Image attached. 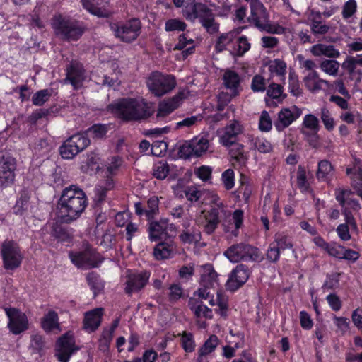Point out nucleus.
Returning <instances> with one entry per match:
<instances>
[{"label":"nucleus","mask_w":362,"mask_h":362,"mask_svg":"<svg viewBox=\"0 0 362 362\" xmlns=\"http://www.w3.org/2000/svg\"><path fill=\"white\" fill-rule=\"evenodd\" d=\"M306 174L305 168L303 165H299L296 172V185L303 193L310 191V183Z\"/></svg>","instance_id":"44"},{"label":"nucleus","mask_w":362,"mask_h":362,"mask_svg":"<svg viewBox=\"0 0 362 362\" xmlns=\"http://www.w3.org/2000/svg\"><path fill=\"white\" fill-rule=\"evenodd\" d=\"M353 192L348 189L341 187L334 189V196L341 209L346 208L349 211H358L361 206L358 201L351 197Z\"/></svg>","instance_id":"22"},{"label":"nucleus","mask_w":362,"mask_h":362,"mask_svg":"<svg viewBox=\"0 0 362 362\" xmlns=\"http://www.w3.org/2000/svg\"><path fill=\"white\" fill-rule=\"evenodd\" d=\"M362 66V54H357L356 57H349L344 62L342 66L346 69L350 74H358L359 75L358 80L362 77V71L356 69V66Z\"/></svg>","instance_id":"41"},{"label":"nucleus","mask_w":362,"mask_h":362,"mask_svg":"<svg viewBox=\"0 0 362 362\" xmlns=\"http://www.w3.org/2000/svg\"><path fill=\"white\" fill-rule=\"evenodd\" d=\"M181 343L185 351L192 352L194 350L195 344L191 333L184 332L181 337Z\"/></svg>","instance_id":"64"},{"label":"nucleus","mask_w":362,"mask_h":362,"mask_svg":"<svg viewBox=\"0 0 362 362\" xmlns=\"http://www.w3.org/2000/svg\"><path fill=\"white\" fill-rule=\"evenodd\" d=\"M280 250H285L293 248V240L291 237L284 234L279 233L275 235V241L274 243Z\"/></svg>","instance_id":"55"},{"label":"nucleus","mask_w":362,"mask_h":362,"mask_svg":"<svg viewBox=\"0 0 362 362\" xmlns=\"http://www.w3.org/2000/svg\"><path fill=\"white\" fill-rule=\"evenodd\" d=\"M235 35L233 33H228L221 35L216 44V49L218 52L229 49L230 44H233Z\"/></svg>","instance_id":"53"},{"label":"nucleus","mask_w":362,"mask_h":362,"mask_svg":"<svg viewBox=\"0 0 362 362\" xmlns=\"http://www.w3.org/2000/svg\"><path fill=\"white\" fill-rule=\"evenodd\" d=\"M305 88L312 93H317L325 88L331 89L333 85L327 80L320 78L317 71L309 72L303 78Z\"/></svg>","instance_id":"24"},{"label":"nucleus","mask_w":362,"mask_h":362,"mask_svg":"<svg viewBox=\"0 0 362 362\" xmlns=\"http://www.w3.org/2000/svg\"><path fill=\"white\" fill-rule=\"evenodd\" d=\"M288 90L291 95L298 97L303 90L300 87L298 76L294 71H290L288 76Z\"/></svg>","instance_id":"50"},{"label":"nucleus","mask_w":362,"mask_h":362,"mask_svg":"<svg viewBox=\"0 0 362 362\" xmlns=\"http://www.w3.org/2000/svg\"><path fill=\"white\" fill-rule=\"evenodd\" d=\"M218 212L215 209H210L209 211H203L197 218L199 225L203 227L207 234H211L217 228L220 220Z\"/></svg>","instance_id":"23"},{"label":"nucleus","mask_w":362,"mask_h":362,"mask_svg":"<svg viewBox=\"0 0 362 362\" xmlns=\"http://www.w3.org/2000/svg\"><path fill=\"white\" fill-rule=\"evenodd\" d=\"M302 110L296 105L282 108L278 113L277 120L274 125L278 131H281L291 125L300 117Z\"/></svg>","instance_id":"21"},{"label":"nucleus","mask_w":362,"mask_h":362,"mask_svg":"<svg viewBox=\"0 0 362 362\" xmlns=\"http://www.w3.org/2000/svg\"><path fill=\"white\" fill-rule=\"evenodd\" d=\"M124 164V160L119 156H112L109 157L104 165V172L107 177L112 178L116 175Z\"/></svg>","instance_id":"35"},{"label":"nucleus","mask_w":362,"mask_h":362,"mask_svg":"<svg viewBox=\"0 0 362 362\" xmlns=\"http://www.w3.org/2000/svg\"><path fill=\"white\" fill-rule=\"evenodd\" d=\"M90 144L84 134H76L69 137L60 147V154L64 159H71Z\"/></svg>","instance_id":"11"},{"label":"nucleus","mask_w":362,"mask_h":362,"mask_svg":"<svg viewBox=\"0 0 362 362\" xmlns=\"http://www.w3.org/2000/svg\"><path fill=\"white\" fill-rule=\"evenodd\" d=\"M78 350L73 336L66 334L57 341L55 356L60 362H68L71 355Z\"/></svg>","instance_id":"17"},{"label":"nucleus","mask_w":362,"mask_h":362,"mask_svg":"<svg viewBox=\"0 0 362 362\" xmlns=\"http://www.w3.org/2000/svg\"><path fill=\"white\" fill-rule=\"evenodd\" d=\"M201 120L202 116L199 115L187 117L184 118L182 120L177 122L175 124V128L176 129L189 128L195 125L198 122Z\"/></svg>","instance_id":"59"},{"label":"nucleus","mask_w":362,"mask_h":362,"mask_svg":"<svg viewBox=\"0 0 362 362\" xmlns=\"http://www.w3.org/2000/svg\"><path fill=\"white\" fill-rule=\"evenodd\" d=\"M218 285V274L211 264L202 267L200 286L203 287H215Z\"/></svg>","instance_id":"32"},{"label":"nucleus","mask_w":362,"mask_h":362,"mask_svg":"<svg viewBox=\"0 0 362 362\" xmlns=\"http://www.w3.org/2000/svg\"><path fill=\"white\" fill-rule=\"evenodd\" d=\"M254 148L262 153H269L272 151L273 146L269 141L264 137H257L252 141Z\"/></svg>","instance_id":"54"},{"label":"nucleus","mask_w":362,"mask_h":362,"mask_svg":"<svg viewBox=\"0 0 362 362\" xmlns=\"http://www.w3.org/2000/svg\"><path fill=\"white\" fill-rule=\"evenodd\" d=\"M266 90L267 96L269 98V99L265 98L267 105H272L273 102L271 100L272 99L276 100L277 102H282L286 98V95L283 93L284 88L279 84L272 83Z\"/></svg>","instance_id":"38"},{"label":"nucleus","mask_w":362,"mask_h":362,"mask_svg":"<svg viewBox=\"0 0 362 362\" xmlns=\"http://www.w3.org/2000/svg\"><path fill=\"white\" fill-rule=\"evenodd\" d=\"M189 305L197 317H204L206 319H211L213 317L212 310L202 303H198L194 299L191 298L189 301Z\"/></svg>","instance_id":"39"},{"label":"nucleus","mask_w":362,"mask_h":362,"mask_svg":"<svg viewBox=\"0 0 362 362\" xmlns=\"http://www.w3.org/2000/svg\"><path fill=\"white\" fill-rule=\"evenodd\" d=\"M221 180L226 189H231L235 185L234 171L232 169L225 170L221 175Z\"/></svg>","instance_id":"62"},{"label":"nucleus","mask_w":362,"mask_h":362,"mask_svg":"<svg viewBox=\"0 0 362 362\" xmlns=\"http://www.w3.org/2000/svg\"><path fill=\"white\" fill-rule=\"evenodd\" d=\"M223 255L232 263L256 262L261 259L259 250L245 243L232 245L225 250Z\"/></svg>","instance_id":"5"},{"label":"nucleus","mask_w":362,"mask_h":362,"mask_svg":"<svg viewBox=\"0 0 362 362\" xmlns=\"http://www.w3.org/2000/svg\"><path fill=\"white\" fill-rule=\"evenodd\" d=\"M218 339L216 335H211L199 350L198 362H202L203 357L214 351L218 345Z\"/></svg>","instance_id":"43"},{"label":"nucleus","mask_w":362,"mask_h":362,"mask_svg":"<svg viewBox=\"0 0 362 362\" xmlns=\"http://www.w3.org/2000/svg\"><path fill=\"white\" fill-rule=\"evenodd\" d=\"M1 255L6 269L18 267L23 259V255L18 245L13 240H6L1 245Z\"/></svg>","instance_id":"10"},{"label":"nucleus","mask_w":362,"mask_h":362,"mask_svg":"<svg viewBox=\"0 0 362 362\" xmlns=\"http://www.w3.org/2000/svg\"><path fill=\"white\" fill-rule=\"evenodd\" d=\"M6 315L8 318V328L15 334H20L29 327V321L25 313L14 308H5Z\"/></svg>","instance_id":"13"},{"label":"nucleus","mask_w":362,"mask_h":362,"mask_svg":"<svg viewBox=\"0 0 362 362\" xmlns=\"http://www.w3.org/2000/svg\"><path fill=\"white\" fill-rule=\"evenodd\" d=\"M66 80H69L74 88L82 86L83 82L87 80V76L81 64H71L67 69Z\"/></svg>","instance_id":"26"},{"label":"nucleus","mask_w":362,"mask_h":362,"mask_svg":"<svg viewBox=\"0 0 362 362\" xmlns=\"http://www.w3.org/2000/svg\"><path fill=\"white\" fill-rule=\"evenodd\" d=\"M90 79L94 81L96 83L103 86H115L119 84L118 74L116 72H115L111 77L107 75H103L102 77H100L93 73L91 74Z\"/></svg>","instance_id":"52"},{"label":"nucleus","mask_w":362,"mask_h":362,"mask_svg":"<svg viewBox=\"0 0 362 362\" xmlns=\"http://www.w3.org/2000/svg\"><path fill=\"white\" fill-rule=\"evenodd\" d=\"M339 67L340 64L334 59H325L320 64V69L332 76H337Z\"/></svg>","instance_id":"47"},{"label":"nucleus","mask_w":362,"mask_h":362,"mask_svg":"<svg viewBox=\"0 0 362 362\" xmlns=\"http://www.w3.org/2000/svg\"><path fill=\"white\" fill-rule=\"evenodd\" d=\"M114 187L115 182L111 177H107L100 181L94 189V201L98 204L103 202L108 192L112 190Z\"/></svg>","instance_id":"30"},{"label":"nucleus","mask_w":362,"mask_h":362,"mask_svg":"<svg viewBox=\"0 0 362 362\" xmlns=\"http://www.w3.org/2000/svg\"><path fill=\"white\" fill-rule=\"evenodd\" d=\"M194 40L188 38L185 34H182L179 36L178 42L176 43L174 49L182 50V59H185L194 52Z\"/></svg>","instance_id":"36"},{"label":"nucleus","mask_w":362,"mask_h":362,"mask_svg":"<svg viewBox=\"0 0 362 362\" xmlns=\"http://www.w3.org/2000/svg\"><path fill=\"white\" fill-rule=\"evenodd\" d=\"M268 69L272 75H276L284 78L286 72V64L280 59H275L269 62Z\"/></svg>","instance_id":"45"},{"label":"nucleus","mask_w":362,"mask_h":362,"mask_svg":"<svg viewBox=\"0 0 362 362\" xmlns=\"http://www.w3.org/2000/svg\"><path fill=\"white\" fill-rule=\"evenodd\" d=\"M176 79L173 75L159 71L152 72L146 78V86L149 91L156 97H161L176 86Z\"/></svg>","instance_id":"6"},{"label":"nucleus","mask_w":362,"mask_h":362,"mask_svg":"<svg viewBox=\"0 0 362 362\" xmlns=\"http://www.w3.org/2000/svg\"><path fill=\"white\" fill-rule=\"evenodd\" d=\"M250 275V271L247 266L240 264L230 272L226 284V288L230 291H235L246 283Z\"/></svg>","instance_id":"19"},{"label":"nucleus","mask_w":362,"mask_h":362,"mask_svg":"<svg viewBox=\"0 0 362 362\" xmlns=\"http://www.w3.org/2000/svg\"><path fill=\"white\" fill-rule=\"evenodd\" d=\"M334 174L332 164L327 160H322L318 163L316 177L319 181L329 182Z\"/></svg>","instance_id":"37"},{"label":"nucleus","mask_w":362,"mask_h":362,"mask_svg":"<svg viewBox=\"0 0 362 362\" xmlns=\"http://www.w3.org/2000/svg\"><path fill=\"white\" fill-rule=\"evenodd\" d=\"M111 30L117 38L125 42L136 40L140 34L141 23L136 18H132L127 22L111 23Z\"/></svg>","instance_id":"9"},{"label":"nucleus","mask_w":362,"mask_h":362,"mask_svg":"<svg viewBox=\"0 0 362 362\" xmlns=\"http://www.w3.org/2000/svg\"><path fill=\"white\" fill-rule=\"evenodd\" d=\"M346 174L350 176L352 187L362 199V170L360 161L356 160L354 168L346 169Z\"/></svg>","instance_id":"31"},{"label":"nucleus","mask_w":362,"mask_h":362,"mask_svg":"<svg viewBox=\"0 0 362 362\" xmlns=\"http://www.w3.org/2000/svg\"><path fill=\"white\" fill-rule=\"evenodd\" d=\"M184 16L190 21L199 18V22L209 33H215L218 26L214 21L212 10L203 3L193 2L184 10Z\"/></svg>","instance_id":"4"},{"label":"nucleus","mask_w":362,"mask_h":362,"mask_svg":"<svg viewBox=\"0 0 362 362\" xmlns=\"http://www.w3.org/2000/svg\"><path fill=\"white\" fill-rule=\"evenodd\" d=\"M53 90L51 88L42 89L35 93L32 97V103L35 106H42L49 100Z\"/></svg>","instance_id":"49"},{"label":"nucleus","mask_w":362,"mask_h":362,"mask_svg":"<svg viewBox=\"0 0 362 362\" xmlns=\"http://www.w3.org/2000/svg\"><path fill=\"white\" fill-rule=\"evenodd\" d=\"M243 215L244 212L241 209H236L234 211L232 215V220L234 224V229L227 225L226 222H223V226L225 232H231L234 236H237L239 234V229L242 227L243 223Z\"/></svg>","instance_id":"40"},{"label":"nucleus","mask_w":362,"mask_h":362,"mask_svg":"<svg viewBox=\"0 0 362 362\" xmlns=\"http://www.w3.org/2000/svg\"><path fill=\"white\" fill-rule=\"evenodd\" d=\"M52 25L57 35L68 40H77L83 33L76 21L62 15L54 16Z\"/></svg>","instance_id":"8"},{"label":"nucleus","mask_w":362,"mask_h":362,"mask_svg":"<svg viewBox=\"0 0 362 362\" xmlns=\"http://www.w3.org/2000/svg\"><path fill=\"white\" fill-rule=\"evenodd\" d=\"M159 199L157 197H151L147 201V208L144 211V215L148 219H153L159 211Z\"/></svg>","instance_id":"51"},{"label":"nucleus","mask_w":362,"mask_h":362,"mask_svg":"<svg viewBox=\"0 0 362 362\" xmlns=\"http://www.w3.org/2000/svg\"><path fill=\"white\" fill-rule=\"evenodd\" d=\"M223 84L226 88L230 90L232 95H238L242 90L240 86V77L235 71L227 70L223 77Z\"/></svg>","instance_id":"29"},{"label":"nucleus","mask_w":362,"mask_h":362,"mask_svg":"<svg viewBox=\"0 0 362 362\" xmlns=\"http://www.w3.org/2000/svg\"><path fill=\"white\" fill-rule=\"evenodd\" d=\"M81 1L85 9H86L90 13L98 17H108L110 13L105 7H98L90 0H81Z\"/></svg>","instance_id":"48"},{"label":"nucleus","mask_w":362,"mask_h":362,"mask_svg":"<svg viewBox=\"0 0 362 362\" xmlns=\"http://www.w3.org/2000/svg\"><path fill=\"white\" fill-rule=\"evenodd\" d=\"M169 173V166L165 161H159L153 167V175L158 180L165 179Z\"/></svg>","instance_id":"56"},{"label":"nucleus","mask_w":362,"mask_h":362,"mask_svg":"<svg viewBox=\"0 0 362 362\" xmlns=\"http://www.w3.org/2000/svg\"><path fill=\"white\" fill-rule=\"evenodd\" d=\"M16 170V160L8 156L0 160V187H7L13 184Z\"/></svg>","instance_id":"20"},{"label":"nucleus","mask_w":362,"mask_h":362,"mask_svg":"<svg viewBox=\"0 0 362 362\" xmlns=\"http://www.w3.org/2000/svg\"><path fill=\"white\" fill-rule=\"evenodd\" d=\"M151 272L148 271L130 272L128 271L124 277V292L131 296L143 289L149 281Z\"/></svg>","instance_id":"12"},{"label":"nucleus","mask_w":362,"mask_h":362,"mask_svg":"<svg viewBox=\"0 0 362 362\" xmlns=\"http://www.w3.org/2000/svg\"><path fill=\"white\" fill-rule=\"evenodd\" d=\"M104 310L102 308H97L84 315L83 328L88 332L95 331L100 325Z\"/></svg>","instance_id":"27"},{"label":"nucleus","mask_w":362,"mask_h":362,"mask_svg":"<svg viewBox=\"0 0 362 362\" xmlns=\"http://www.w3.org/2000/svg\"><path fill=\"white\" fill-rule=\"evenodd\" d=\"M243 132L242 124L238 120L230 121L226 126L220 137V142L225 146H230L236 141L237 136Z\"/></svg>","instance_id":"25"},{"label":"nucleus","mask_w":362,"mask_h":362,"mask_svg":"<svg viewBox=\"0 0 362 362\" xmlns=\"http://www.w3.org/2000/svg\"><path fill=\"white\" fill-rule=\"evenodd\" d=\"M41 327L46 332H51L54 330L60 332L57 313L54 310L48 311L41 320Z\"/></svg>","instance_id":"33"},{"label":"nucleus","mask_w":362,"mask_h":362,"mask_svg":"<svg viewBox=\"0 0 362 362\" xmlns=\"http://www.w3.org/2000/svg\"><path fill=\"white\" fill-rule=\"evenodd\" d=\"M232 146L233 147L230 150L232 160L235 161L240 165H244L247 160V157L244 153L243 146L235 143Z\"/></svg>","instance_id":"46"},{"label":"nucleus","mask_w":362,"mask_h":362,"mask_svg":"<svg viewBox=\"0 0 362 362\" xmlns=\"http://www.w3.org/2000/svg\"><path fill=\"white\" fill-rule=\"evenodd\" d=\"M310 52L315 57L325 56L329 58H337L340 52L333 45L316 44L310 47Z\"/></svg>","instance_id":"34"},{"label":"nucleus","mask_w":362,"mask_h":362,"mask_svg":"<svg viewBox=\"0 0 362 362\" xmlns=\"http://www.w3.org/2000/svg\"><path fill=\"white\" fill-rule=\"evenodd\" d=\"M247 21L259 30L272 34H284L288 29L284 26L286 24L284 21H281L283 25L271 23L267 10L259 0H255L250 4V15L247 18Z\"/></svg>","instance_id":"3"},{"label":"nucleus","mask_w":362,"mask_h":362,"mask_svg":"<svg viewBox=\"0 0 362 362\" xmlns=\"http://www.w3.org/2000/svg\"><path fill=\"white\" fill-rule=\"evenodd\" d=\"M209 203L211 209H215L218 212L222 213L226 216L230 214V212L226 209V206L223 202L221 200L220 197L216 194H212L209 198Z\"/></svg>","instance_id":"60"},{"label":"nucleus","mask_w":362,"mask_h":362,"mask_svg":"<svg viewBox=\"0 0 362 362\" xmlns=\"http://www.w3.org/2000/svg\"><path fill=\"white\" fill-rule=\"evenodd\" d=\"M176 252L175 243L170 240L157 244L153 249V257L157 260L170 258Z\"/></svg>","instance_id":"28"},{"label":"nucleus","mask_w":362,"mask_h":362,"mask_svg":"<svg viewBox=\"0 0 362 362\" xmlns=\"http://www.w3.org/2000/svg\"><path fill=\"white\" fill-rule=\"evenodd\" d=\"M184 98L183 93H178L175 95L164 99L159 102L156 114L157 122H168L170 120V115L177 109L182 103Z\"/></svg>","instance_id":"14"},{"label":"nucleus","mask_w":362,"mask_h":362,"mask_svg":"<svg viewBox=\"0 0 362 362\" xmlns=\"http://www.w3.org/2000/svg\"><path fill=\"white\" fill-rule=\"evenodd\" d=\"M302 125L313 132H317L320 127L319 119L313 114H307L303 117Z\"/></svg>","instance_id":"58"},{"label":"nucleus","mask_w":362,"mask_h":362,"mask_svg":"<svg viewBox=\"0 0 362 362\" xmlns=\"http://www.w3.org/2000/svg\"><path fill=\"white\" fill-rule=\"evenodd\" d=\"M320 118L323 122L325 127L328 131H331L334 127V122L332 118L330 112L325 107L321 109Z\"/></svg>","instance_id":"63"},{"label":"nucleus","mask_w":362,"mask_h":362,"mask_svg":"<svg viewBox=\"0 0 362 362\" xmlns=\"http://www.w3.org/2000/svg\"><path fill=\"white\" fill-rule=\"evenodd\" d=\"M114 334L104 329L102 335L99 339L100 350L106 352L108 351Z\"/></svg>","instance_id":"61"},{"label":"nucleus","mask_w":362,"mask_h":362,"mask_svg":"<svg viewBox=\"0 0 362 362\" xmlns=\"http://www.w3.org/2000/svg\"><path fill=\"white\" fill-rule=\"evenodd\" d=\"M82 251L70 252L69 257L71 262L78 268L98 267L103 261L101 255L88 243H83Z\"/></svg>","instance_id":"7"},{"label":"nucleus","mask_w":362,"mask_h":362,"mask_svg":"<svg viewBox=\"0 0 362 362\" xmlns=\"http://www.w3.org/2000/svg\"><path fill=\"white\" fill-rule=\"evenodd\" d=\"M209 148V141L207 136L199 135L183 144L180 149V153L185 158L198 157L206 153Z\"/></svg>","instance_id":"15"},{"label":"nucleus","mask_w":362,"mask_h":362,"mask_svg":"<svg viewBox=\"0 0 362 362\" xmlns=\"http://www.w3.org/2000/svg\"><path fill=\"white\" fill-rule=\"evenodd\" d=\"M211 287H203L201 286L200 288L194 293V296L202 300H208L209 303L211 306L217 305L218 309L216 312L223 317H226L228 310L227 299L221 293L217 292L216 299H214V296L209 291Z\"/></svg>","instance_id":"18"},{"label":"nucleus","mask_w":362,"mask_h":362,"mask_svg":"<svg viewBox=\"0 0 362 362\" xmlns=\"http://www.w3.org/2000/svg\"><path fill=\"white\" fill-rule=\"evenodd\" d=\"M148 233L151 241H157L159 239L175 236L176 229L173 223H170L167 219L163 218L149 223Z\"/></svg>","instance_id":"16"},{"label":"nucleus","mask_w":362,"mask_h":362,"mask_svg":"<svg viewBox=\"0 0 362 362\" xmlns=\"http://www.w3.org/2000/svg\"><path fill=\"white\" fill-rule=\"evenodd\" d=\"M250 49V44L247 38L243 35L233 42V49L230 50L234 56L241 57Z\"/></svg>","instance_id":"42"},{"label":"nucleus","mask_w":362,"mask_h":362,"mask_svg":"<svg viewBox=\"0 0 362 362\" xmlns=\"http://www.w3.org/2000/svg\"><path fill=\"white\" fill-rule=\"evenodd\" d=\"M88 199L85 192L76 185L66 187L57 202V217L63 223L77 220L85 211Z\"/></svg>","instance_id":"1"},{"label":"nucleus","mask_w":362,"mask_h":362,"mask_svg":"<svg viewBox=\"0 0 362 362\" xmlns=\"http://www.w3.org/2000/svg\"><path fill=\"white\" fill-rule=\"evenodd\" d=\"M186 28L187 24L178 18L169 19L165 24V30L167 32L184 31Z\"/></svg>","instance_id":"57"},{"label":"nucleus","mask_w":362,"mask_h":362,"mask_svg":"<svg viewBox=\"0 0 362 362\" xmlns=\"http://www.w3.org/2000/svg\"><path fill=\"white\" fill-rule=\"evenodd\" d=\"M108 110L125 121H137L149 117L151 110L143 98H123L109 105Z\"/></svg>","instance_id":"2"}]
</instances>
